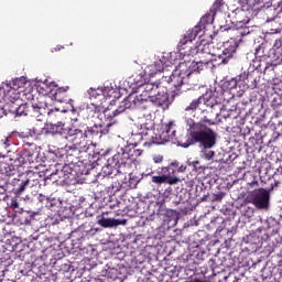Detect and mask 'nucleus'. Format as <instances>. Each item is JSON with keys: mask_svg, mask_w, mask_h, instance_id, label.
Listing matches in <instances>:
<instances>
[{"mask_svg": "<svg viewBox=\"0 0 282 282\" xmlns=\"http://www.w3.org/2000/svg\"><path fill=\"white\" fill-rule=\"evenodd\" d=\"M9 111L15 116H30V118H35L37 122H43L46 116L54 113V110L47 108L46 104L39 101V98H34L33 95L31 98L29 97L25 104H12Z\"/></svg>", "mask_w": 282, "mask_h": 282, "instance_id": "1", "label": "nucleus"}, {"mask_svg": "<svg viewBox=\"0 0 282 282\" xmlns=\"http://www.w3.org/2000/svg\"><path fill=\"white\" fill-rule=\"evenodd\" d=\"M192 144H199L202 149H213L217 144V132L202 122H193L189 126Z\"/></svg>", "mask_w": 282, "mask_h": 282, "instance_id": "2", "label": "nucleus"}, {"mask_svg": "<svg viewBox=\"0 0 282 282\" xmlns=\"http://www.w3.org/2000/svg\"><path fill=\"white\" fill-rule=\"evenodd\" d=\"M175 173H186V165L174 161L167 166L159 169L158 175L152 176V184H156V186H162V184L175 186V184H180L181 182L180 177L175 176Z\"/></svg>", "mask_w": 282, "mask_h": 282, "instance_id": "3", "label": "nucleus"}, {"mask_svg": "<svg viewBox=\"0 0 282 282\" xmlns=\"http://www.w3.org/2000/svg\"><path fill=\"white\" fill-rule=\"evenodd\" d=\"M213 21H215V11L210 9V12L204 14L200 18L198 25H195L192 30L187 31L183 39L180 41L177 45L178 54L188 56L191 54L189 51L186 52L184 50H186L189 43H193V41H195V39L202 34V31L206 30V25H210Z\"/></svg>", "mask_w": 282, "mask_h": 282, "instance_id": "4", "label": "nucleus"}, {"mask_svg": "<svg viewBox=\"0 0 282 282\" xmlns=\"http://www.w3.org/2000/svg\"><path fill=\"white\" fill-rule=\"evenodd\" d=\"M214 47L215 46L210 43L199 45L194 55V61L191 63L188 68L195 74H199V72L208 69V67L213 65L215 56H218V53L215 52Z\"/></svg>", "mask_w": 282, "mask_h": 282, "instance_id": "5", "label": "nucleus"}, {"mask_svg": "<svg viewBox=\"0 0 282 282\" xmlns=\"http://www.w3.org/2000/svg\"><path fill=\"white\" fill-rule=\"evenodd\" d=\"M32 153L30 150L24 148L23 150L19 151H12L7 150V155L3 156V162H0V169L1 171H4V173H8L10 175L13 171H17V169H21L23 164H28V162H32Z\"/></svg>", "mask_w": 282, "mask_h": 282, "instance_id": "6", "label": "nucleus"}, {"mask_svg": "<svg viewBox=\"0 0 282 282\" xmlns=\"http://www.w3.org/2000/svg\"><path fill=\"white\" fill-rule=\"evenodd\" d=\"M87 133L85 130L78 128H68L67 130V138L70 144H66L65 149L67 153L73 151L74 153H87L89 151V142L87 141Z\"/></svg>", "mask_w": 282, "mask_h": 282, "instance_id": "7", "label": "nucleus"}, {"mask_svg": "<svg viewBox=\"0 0 282 282\" xmlns=\"http://www.w3.org/2000/svg\"><path fill=\"white\" fill-rule=\"evenodd\" d=\"M275 186H279V181L271 184V188H257L247 196L245 202L247 204H253L258 210H268L270 208V193L274 191Z\"/></svg>", "mask_w": 282, "mask_h": 282, "instance_id": "8", "label": "nucleus"}, {"mask_svg": "<svg viewBox=\"0 0 282 282\" xmlns=\"http://www.w3.org/2000/svg\"><path fill=\"white\" fill-rule=\"evenodd\" d=\"M238 39H230L229 41L223 44V52L221 54L218 53V57L221 61L220 65H228L230 58L235 52H237V47H239V43L237 41H241V36H246V34H250V30L248 28L240 26L237 29Z\"/></svg>", "mask_w": 282, "mask_h": 282, "instance_id": "9", "label": "nucleus"}, {"mask_svg": "<svg viewBox=\"0 0 282 282\" xmlns=\"http://www.w3.org/2000/svg\"><path fill=\"white\" fill-rule=\"evenodd\" d=\"M184 67H186V64H180L178 68L174 70L171 76H165L166 83L175 89H180L182 85H193L191 83V77L195 73L189 68V66L186 69H184Z\"/></svg>", "mask_w": 282, "mask_h": 282, "instance_id": "10", "label": "nucleus"}, {"mask_svg": "<svg viewBox=\"0 0 282 282\" xmlns=\"http://www.w3.org/2000/svg\"><path fill=\"white\" fill-rule=\"evenodd\" d=\"M149 109L148 104H140V101L135 100V96L129 95L123 101L122 105L119 106L115 111L110 112L109 109L104 111L105 118L107 120H113L116 116H120V113H124L127 109H138V111H143L142 109Z\"/></svg>", "mask_w": 282, "mask_h": 282, "instance_id": "11", "label": "nucleus"}, {"mask_svg": "<svg viewBox=\"0 0 282 282\" xmlns=\"http://www.w3.org/2000/svg\"><path fill=\"white\" fill-rule=\"evenodd\" d=\"M141 90V94L138 96H134V100L139 101V105H147L149 108H141L143 111H147V116H151V97L155 94H158V90L160 89V83H147L144 82L142 87L139 88Z\"/></svg>", "mask_w": 282, "mask_h": 282, "instance_id": "12", "label": "nucleus"}, {"mask_svg": "<svg viewBox=\"0 0 282 282\" xmlns=\"http://www.w3.org/2000/svg\"><path fill=\"white\" fill-rule=\"evenodd\" d=\"M70 127H67L65 123L58 121L57 123H45L40 130L36 127H33V133L35 135H42V133L51 135H61L62 138H67V131Z\"/></svg>", "mask_w": 282, "mask_h": 282, "instance_id": "13", "label": "nucleus"}, {"mask_svg": "<svg viewBox=\"0 0 282 282\" xmlns=\"http://www.w3.org/2000/svg\"><path fill=\"white\" fill-rule=\"evenodd\" d=\"M129 162H131L129 153H117L112 158L108 159L107 169H115L116 171H120L121 169H124Z\"/></svg>", "mask_w": 282, "mask_h": 282, "instance_id": "14", "label": "nucleus"}, {"mask_svg": "<svg viewBox=\"0 0 282 282\" xmlns=\"http://www.w3.org/2000/svg\"><path fill=\"white\" fill-rule=\"evenodd\" d=\"M112 126L111 122H101L95 123L91 127H87L84 132H86L87 138H102V135H107L109 133V128Z\"/></svg>", "mask_w": 282, "mask_h": 282, "instance_id": "15", "label": "nucleus"}, {"mask_svg": "<svg viewBox=\"0 0 282 282\" xmlns=\"http://www.w3.org/2000/svg\"><path fill=\"white\" fill-rule=\"evenodd\" d=\"M19 79L13 80L10 83V89L4 93V102H7V107L9 109L12 107L13 104L19 102Z\"/></svg>", "mask_w": 282, "mask_h": 282, "instance_id": "16", "label": "nucleus"}, {"mask_svg": "<svg viewBox=\"0 0 282 282\" xmlns=\"http://www.w3.org/2000/svg\"><path fill=\"white\" fill-rule=\"evenodd\" d=\"M149 102H151V113H153V107H162L164 109L171 105L169 94L160 93V89L153 96H150Z\"/></svg>", "mask_w": 282, "mask_h": 282, "instance_id": "17", "label": "nucleus"}, {"mask_svg": "<svg viewBox=\"0 0 282 282\" xmlns=\"http://www.w3.org/2000/svg\"><path fill=\"white\" fill-rule=\"evenodd\" d=\"M155 122L149 121L148 123H134L132 128V135H149V131L153 129Z\"/></svg>", "mask_w": 282, "mask_h": 282, "instance_id": "18", "label": "nucleus"}, {"mask_svg": "<svg viewBox=\"0 0 282 282\" xmlns=\"http://www.w3.org/2000/svg\"><path fill=\"white\" fill-rule=\"evenodd\" d=\"M160 72H164V62L161 59L148 65L144 68V76H149L151 78L155 76V74H160Z\"/></svg>", "mask_w": 282, "mask_h": 282, "instance_id": "19", "label": "nucleus"}, {"mask_svg": "<svg viewBox=\"0 0 282 282\" xmlns=\"http://www.w3.org/2000/svg\"><path fill=\"white\" fill-rule=\"evenodd\" d=\"M98 225L102 228H115L116 226H126L127 220L126 219H116V218H100L98 220Z\"/></svg>", "mask_w": 282, "mask_h": 282, "instance_id": "20", "label": "nucleus"}, {"mask_svg": "<svg viewBox=\"0 0 282 282\" xmlns=\"http://www.w3.org/2000/svg\"><path fill=\"white\" fill-rule=\"evenodd\" d=\"M147 78H144V75L142 73L140 74H134L128 77V85L130 86L131 89H141L142 85H144Z\"/></svg>", "mask_w": 282, "mask_h": 282, "instance_id": "21", "label": "nucleus"}, {"mask_svg": "<svg viewBox=\"0 0 282 282\" xmlns=\"http://www.w3.org/2000/svg\"><path fill=\"white\" fill-rule=\"evenodd\" d=\"M100 112V108L95 104H88L83 110L82 113L87 120L96 118L97 113Z\"/></svg>", "mask_w": 282, "mask_h": 282, "instance_id": "22", "label": "nucleus"}, {"mask_svg": "<svg viewBox=\"0 0 282 282\" xmlns=\"http://www.w3.org/2000/svg\"><path fill=\"white\" fill-rule=\"evenodd\" d=\"M28 186H31V187L34 186V183H32V180L30 178L22 180V181L18 180V184L13 191L15 195H22Z\"/></svg>", "mask_w": 282, "mask_h": 282, "instance_id": "23", "label": "nucleus"}, {"mask_svg": "<svg viewBox=\"0 0 282 282\" xmlns=\"http://www.w3.org/2000/svg\"><path fill=\"white\" fill-rule=\"evenodd\" d=\"M276 13V9L272 7H267L262 10H260V14H264V21L265 23H270V21H274V14Z\"/></svg>", "mask_w": 282, "mask_h": 282, "instance_id": "24", "label": "nucleus"}, {"mask_svg": "<svg viewBox=\"0 0 282 282\" xmlns=\"http://www.w3.org/2000/svg\"><path fill=\"white\" fill-rule=\"evenodd\" d=\"M163 133H166L167 138L170 140H173L175 138V123L173 121H170L167 124L164 126Z\"/></svg>", "mask_w": 282, "mask_h": 282, "instance_id": "25", "label": "nucleus"}, {"mask_svg": "<svg viewBox=\"0 0 282 282\" xmlns=\"http://www.w3.org/2000/svg\"><path fill=\"white\" fill-rule=\"evenodd\" d=\"M50 96L51 98H53V100H56L57 102H67V95L58 93V90H51Z\"/></svg>", "mask_w": 282, "mask_h": 282, "instance_id": "26", "label": "nucleus"}, {"mask_svg": "<svg viewBox=\"0 0 282 282\" xmlns=\"http://www.w3.org/2000/svg\"><path fill=\"white\" fill-rule=\"evenodd\" d=\"M204 98L198 97L197 99H194L189 102V105L185 108V111L187 112H194L196 109H199V105H202V101Z\"/></svg>", "mask_w": 282, "mask_h": 282, "instance_id": "27", "label": "nucleus"}, {"mask_svg": "<svg viewBox=\"0 0 282 282\" xmlns=\"http://www.w3.org/2000/svg\"><path fill=\"white\" fill-rule=\"evenodd\" d=\"M202 113H203V117L198 121V122H200V124H209V127L215 124V121H213V119H210V116H209L210 111L203 110Z\"/></svg>", "mask_w": 282, "mask_h": 282, "instance_id": "28", "label": "nucleus"}, {"mask_svg": "<svg viewBox=\"0 0 282 282\" xmlns=\"http://www.w3.org/2000/svg\"><path fill=\"white\" fill-rule=\"evenodd\" d=\"M88 236L89 231H84L82 227L73 231V237H75L77 241H83Z\"/></svg>", "mask_w": 282, "mask_h": 282, "instance_id": "29", "label": "nucleus"}, {"mask_svg": "<svg viewBox=\"0 0 282 282\" xmlns=\"http://www.w3.org/2000/svg\"><path fill=\"white\" fill-rule=\"evenodd\" d=\"M139 111H143L142 116L143 118H140V121L137 122V124H149V122H153V119H151V112L150 115H147V110H139Z\"/></svg>", "mask_w": 282, "mask_h": 282, "instance_id": "30", "label": "nucleus"}, {"mask_svg": "<svg viewBox=\"0 0 282 282\" xmlns=\"http://www.w3.org/2000/svg\"><path fill=\"white\" fill-rule=\"evenodd\" d=\"M203 156L205 160H213V158H215V151L210 149H203Z\"/></svg>", "mask_w": 282, "mask_h": 282, "instance_id": "31", "label": "nucleus"}, {"mask_svg": "<svg viewBox=\"0 0 282 282\" xmlns=\"http://www.w3.org/2000/svg\"><path fill=\"white\" fill-rule=\"evenodd\" d=\"M239 3L245 12H248L252 6H250V0H239Z\"/></svg>", "mask_w": 282, "mask_h": 282, "instance_id": "32", "label": "nucleus"}, {"mask_svg": "<svg viewBox=\"0 0 282 282\" xmlns=\"http://www.w3.org/2000/svg\"><path fill=\"white\" fill-rule=\"evenodd\" d=\"M221 6H224V0H215L212 9L213 12H217V10H220Z\"/></svg>", "mask_w": 282, "mask_h": 282, "instance_id": "33", "label": "nucleus"}, {"mask_svg": "<svg viewBox=\"0 0 282 282\" xmlns=\"http://www.w3.org/2000/svg\"><path fill=\"white\" fill-rule=\"evenodd\" d=\"M154 164H162L164 162V156L162 154H158L153 156Z\"/></svg>", "mask_w": 282, "mask_h": 282, "instance_id": "34", "label": "nucleus"}, {"mask_svg": "<svg viewBox=\"0 0 282 282\" xmlns=\"http://www.w3.org/2000/svg\"><path fill=\"white\" fill-rule=\"evenodd\" d=\"M55 91H58L59 94H64V96H67V91H69V86H64L55 89Z\"/></svg>", "mask_w": 282, "mask_h": 282, "instance_id": "35", "label": "nucleus"}, {"mask_svg": "<svg viewBox=\"0 0 282 282\" xmlns=\"http://www.w3.org/2000/svg\"><path fill=\"white\" fill-rule=\"evenodd\" d=\"M88 94H89L90 98H98V96H100V94H98V90H96L94 88H89Z\"/></svg>", "mask_w": 282, "mask_h": 282, "instance_id": "36", "label": "nucleus"}, {"mask_svg": "<svg viewBox=\"0 0 282 282\" xmlns=\"http://www.w3.org/2000/svg\"><path fill=\"white\" fill-rule=\"evenodd\" d=\"M1 144H2L3 149H8L10 147V137L2 139Z\"/></svg>", "mask_w": 282, "mask_h": 282, "instance_id": "37", "label": "nucleus"}, {"mask_svg": "<svg viewBox=\"0 0 282 282\" xmlns=\"http://www.w3.org/2000/svg\"><path fill=\"white\" fill-rule=\"evenodd\" d=\"M228 89H237V79L232 78L229 80Z\"/></svg>", "mask_w": 282, "mask_h": 282, "instance_id": "38", "label": "nucleus"}, {"mask_svg": "<svg viewBox=\"0 0 282 282\" xmlns=\"http://www.w3.org/2000/svg\"><path fill=\"white\" fill-rule=\"evenodd\" d=\"M4 100H6V89L0 87V107H3L1 102H3Z\"/></svg>", "mask_w": 282, "mask_h": 282, "instance_id": "39", "label": "nucleus"}, {"mask_svg": "<svg viewBox=\"0 0 282 282\" xmlns=\"http://www.w3.org/2000/svg\"><path fill=\"white\" fill-rule=\"evenodd\" d=\"M188 166H193L194 171H197V166H199V161H188Z\"/></svg>", "mask_w": 282, "mask_h": 282, "instance_id": "40", "label": "nucleus"}, {"mask_svg": "<svg viewBox=\"0 0 282 282\" xmlns=\"http://www.w3.org/2000/svg\"><path fill=\"white\" fill-rule=\"evenodd\" d=\"M221 199H224V193L214 195V202H221Z\"/></svg>", "mask_w": 282, "mask_h": 282, "instance_id": "41", "label": "nucleus"}, {"mask_svg": "<svg viewBox=\"0 0 282 282\" xmlns=\"http://www.w3.org/2000/svg\"><path fill=\"white\" fill-rule=\"evenodd\" d=\"M275 67V65H273L272 63H267L265 64V67H264V72H268V70H273Z\"/></svg>", "mask_w": 282, "mask_h": 282, "instance_id": "42", "label": "nucleus"}, {"mask_svg": "<svg viewBox=\"0 0 282 282\" xmlns=\"http://www.w3.org/2000/svg\"><path fill=\"white\" fill-rule=\"evenodd\" d=\"M11 208H13V210H15V208H19V202H17V199L11 200Z\"/></svg>", "mask_w": 282, "mask_h": 282, "instance_id": "43", "label": "nucleus"}, {"mask_svg": "<svg viewBox=\"0 0 282 282\" xmlns=\"http://www.w3.org/2000/svg\"><path fill=\"white\" fill-rule=\"evenodd\" d=\"M61 50H65L63 45H57L56 47H53L51 52H61Z\"/></svg>", "mask_w": 282, "mask_h": 282, "instance_id": "44", "label": "nucleus"}, {"mask_svg": "<svg viewBox=\"0 0 282 282\" xmlns=\"http://www.w3.org/2000/svg\"><path fill=\"white\" fill-rule=\"evenodd\" d=\"M3 116H8V113L6 112V109L0 106V118H3Z\"/></svg>", "mask_w": 282, "mask_h": 282, "instance_id": "45", "label": "nucleus"}, {"mask_svg": "<svg viewBox=\"0 0 282 282\" xmlns=\"http://www.w3.org/2000/svg\"><path fill=\"white\" fill-rule=\"evenodd\" d=\"M282 43L281 40H276L274 43V47H276L279 50V47H281Z\"/></svg>", "mask_w": 282, "mask_h": 282, "instance_id": "46", "label": "nucleus"}, {"mask_svg": "<svg viewBox=\"0 0 282 282\" xmlns=\"http://www.w3.org/2000/svg\"><path fill=\"white\" fill-rule=\"evenodd\" d=\"M135 155H142V150H134Z\"/></svg>", "mask_w": 282, "mask_h": 282, "instance_id": "47", "label": "nucleus"}, {"mask_svg": "<svg viewBox=\"0 0 282 282\" xmlns=\"http://www.w3.org/2000/svg\"><path fill=\"white\" fill-rule=\"evenodd\" d=\"M24 144H25L26 147H34V143H30V142H25V141H24Z\"/></svg>", "mask_w": 282, "mask_h": 282, "instance_id": "48", "label": "nucleus"}, {"mask_svg": "<svg viewBox=\"0 0 282 282\" xmlns=\"http://www.w3.org/2000/svg\"><path fill=\"white\" fill-rule=\"evenodd\" d=\"M151 144H152L151 142H144L143 147H151Z\"/></svg>", "mask_w": 282, "mask_h": 282, "instance_id": "49", "label": "nucleus"}, {"mask_svg": "<svg viewBox=\"0 0 282 282\" xmlns=\"http://www.w3.org/2000/svg\"><path fill=\"white\" fill-rule=\"evenodd\" d=\"M254 185H256V186H259V182L256 181V182H252V183H251V186H254Z\"/></svg>", "mask_w": 282, "mask_h": 282, "instance_id": "50", "label": "nucleus"}, {"mask_svg": "<svg viewBox=\"0 0 282 282\" xmlns=\"http://www.w3.org/2000/svg\"><path fill=\"white\" fill-rule=\"evenodd\" d=\"M0 193H6V188H4V187H1V188H0Z\"/></svg>", "mask_w": 282, "mask_h": 282, "instance_id": "51", "label": "nucleus"}, {"mask_svg": "<svg viewBox=\"0 0 282 282\" xmlns=\"http://www.w3.org/2000/svg\"><path fill=\"white\" fill-rule=\"evenodd\" d=\"M149 175H153V172H151Z\"/></svg>", "mask_w": 282, "mask_h": 282, "instance_id": "52", "label": "nucleus"}, {"mask_svg": "<svg viewBox=\"0 0 282 282\" xmlns=\"http://www.w3.org/2000/svg\"><path fill=\"white\" fill-rule=\"evenodd\" d=\"M108 175H111V172H108Z\"/></svg>", "mask_w": 282, "mask_h": 282, "instance_id": "53", "label": "nucleus"}, {"mask_svg": "<svg viewBox=\"0 0 282 282\" xmlns=\"http://www.w3.org/2000/svg\"><path fill=\"white\" fill-rule=\"evenodd\" d=\"M225 118H228V116H225Z\"/></svg>", "mask_w": 282, "mask_h": 282, "instance_id": "54", "label": "nucleus"}]
</instances>
